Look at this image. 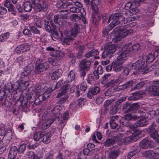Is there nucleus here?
Returning <instances> with one entry per match:
<instances>
[{"mask_svg":"<svg viewBox=\"0 0 159 159\" xmlns=\"http://www.w3.org/2000/svg\"><path fill=\"white\" fill-rule=\"evenodd\" d=\"M123 25H118L113 30V33L115 34V42H117L120 40L125 38L126 36L132 33L133 32L132 29H129L124 30L129 26V24L125 25V24Z\"/></svg>","mask_w":159,"mask_h":159,"instance_id":"1","label":"nucleus"},{"mask_svg":"<svg viewBox=\"0 0 159 159\" xmlns=\"http://www.w3.org/2000/svg\"><path fill=\"white\" fill-rule=\"evenodd\" d=\"M132 67L134 70H138L139 71L143 72V73L146 74L152 70L156 68L155 65H152L150 66H146L145 64V60L141 58L132 64Z\"/></svg>","mask_w":159,"mask_h":159,"instance_id":"2","label":"nucleus"},{"mask_svg":"<svg viewBox=\"0 0 159 159\" xmlns=\"http://www.w3.org/2000/svg\"><path fill=\"white\" fill-rule=\"evenodd\" d=\"M33 67H30L29 66L25 67L24 69V71L21 74V79L19 81L20 89L24 90L26 89L29 85V78L28 75L30 73Z\"/></svg>","mask_w":159,"mask_h":159,"instance_id":"3","label":"nucleus"},{"mask_svg":"<svg viewBox=\"0 0 159 159\" xmlns=\"http://www.w3.org/2000/svg\"><path fill=\"white\" fill-rule=\"evenodd\" d=\"M125 18L121 13H115L113 16L111 15L109 17L107 23L111 22L110 24L111 29H113L115 26L120 24L119 25L121 26V23H123Z\"/></svg>","mask_w":159,"mask_h":159,"instance_id":"4","label":"nucleus"},{"mask_svg":"<svg viewBox=\"0 0 159 159\" xmlns=\"http://www.w3.org/2000/svg\"><path fill=\"white\" fill-rule=\"evenodd\" d=\"M91 67V62L86 59H83L80 62L79 65V72L80 76L83 78L88 71Z\"/></svg>","mask_w":159,"mask_h":159,"instance_id":"5","label":"nucleus"},{"mask_svg":"<svg viewBox=\"0 0 159 159\" xmlns=\"http://www.w3.org/2000/svg\"><path fill=\"white\" fill-rule=\"evenodd\" d=\"M104 51L102 52V57L105 58L108 57L110 58L111 55L115 52L116 50V48L113 44H105L104 45Z\"/></svg>","mask_w":159,"mask_h":159,"instance_id":"6","label":"nucleus"},{"mask_svg":"<svg viewBox=\"0 0 159 159\" xmlns=\"http://www.w3.org/2000/svg\"><path fill=\"white\" fill-rule=\"evenodd\" d=\"M114 138H117L118 139L121 143L124 144H126L130 142H134L138 139V136L136 135L133 134L128 137H123L122 134H116V136H114Z\"/></svg>","mask_w":159,"mask_h":159,"instance_id":"7","label":"nucleus"},{"mask_svg":"<svg viewBox=\"0 0 159 159\" xmlns=\"http://www.w3.org/2000/svg\"><path fill=\"white\" fill-rule=\"evenodd\" d=\"M60 27L59 31L60 33L61 41L62 44L65 46H67L70 44V43L74 40V39L66 33L63 34L62 28Z\"/></svg>","mask_w":159,"mask_h":159,"instance_id":"8","label":"nucleus"},{"mask_svg":"<svg viewBox=\"0 0 159 159\" xmlns=\"http://www.w3.org/2000/svg\"><path fill=\"white\" fill-rule=\"evenodd\" d=\"M130 48H131V45L130 44L124 46L121 50H120L117 52L119 59L121 57L126 59L125 58L126 56L132 52V50H131Z\"/></svg>","mask_w":159,"mask_h":159,"instance_id":"9","label":"nucleus"},{"mask_svg":"<svg viewBox=\"0 0 159 159\" xmlns=\"http://www.w3.org/2000/svg\"><path fill=\"white\" fill-rule=\"evenodd\" d=\"M125 59L120 57L119 59L118 56L117 60L112 62L113 70L116 72H118L122 70L124 68L123 64L125 62Z\"/></svg>","mask_w":159,"mask_h":159,"instance_id":"10","label":"nucleus"},{"mask_svg":"<svg viewBox=\"0 0 159 159\" xmlns=\"http://www.w3.org/2000/svg\"><path fill=\"white\" fill-rule=\"evenodd\" d=\"M35 67V72L37 74H39L47 69L49 67V66L47 62L44 61L39 64L37 63Z\"/></svg>","mask_w":159,"mask_h":159,"instance_id":"11","label":"nucleus"},{"mask_svg":"<svg viewBox=\"0 0 159 159\" xmlns=\"http://www.w3.org/2000/svg\"><path fill=\"white\" fill-rule=\"evenodd\" d=\"M30 48V45L27 43H24L20 44L16 48V52L17 53H24L29 51Z\"/></svg>","mask_w":159,"mask_h":159,"instance_id":"12","label":"nucleus"},{"mask_svg":"<svg viewBox=\"0 0 159 159\" xmlns=\"http://www.w3.org/2000/svg\"><path fill=\"white\" fill-rule=\"evenodd\" d=\"M148 121L147 120L144 118H142L139 120L137 121L133 125L130 126L131 129L134 130L135 128L140 126H144L148 124Z\"/></svg>","mask_w":159,"mask_h":159,"instance_id":"13","label":"nucleus"},{"mask_svg":"<svg viewBox=\"0 0 159 159\" xmlns=\"http://www.w3.org/2000/svg\"><path fill=\"white\" fill-rule=\"evenodd\" d=\"M144 0H130V1L127 2L125 5V9L126 10L129 9L131 7H137L140 6V2H143Z\"/></svg>","mask_w":159,"mask_h":159,"instance_id":"14","label":"nucleus"},{"mask_svg":"<svg viewBox=\"0 0 159 159\" xmlns=\"http://www.w3.org/2000/svg\"><path fill=\"white\" fill-rule=\"evenodd\" d=\"M100 91V88L97 86H95L94 88H90L89 89L87 94V97L89 98H93L94 96L98 93Z\"/></svg>","mask_w":159,"mask_h":159,"instance_id":"15","label":"nucleus"},{"mask_svg":"<svg viewBox=\"0 0 159 159\" xmlns=\"http://www.w3.org/2000/svg\"><path fill=\"white\" fill-rule=\"evenodd\" d=\"M148 94L152 96H159V87L157 88L153 85L150 86L147 89Z\"/></svg>","mask_w":159,"mask_h":159,"instance_id":"16","label":"nucleus"},{"mask_svg":"<svg viewBox=\"0 0 159 159\" xmlns=\"http://www.w3.org/2000/svg\"><path fill=\"white\" fill-rule=\"evenodd\" d=\"M143 113V112L139 111V113L138 112V113L134 114V115L130 114H126L124 117L127 120L129 121V120H135L141 116L143 115V114H142Z\"/></svg>","mask_w":159,"mask_h":159,"instance_id":"17","label":"nucleus"},{"mask_svg":"<svg viewBox=\"0 0 159 159\" xmlns=\"http://www.w3.org/2000/svg\"><path fill=\"white\" fill-rule=\"evenodd\" d=\"M123 81L121 78H120L115 79H111V80L108 82L106 84L107 86L114 87L115 85L120 84Z\"/></svg>","mask_w":159,"mask_h":159,"instance_id":"18","label":"nucleus"},{"mask_svg":"<svg viewBox=\"0 0 159 159\" xmlns=\"http://www.w3.org/2000/svg\"><path fill=\"white\" fill-rule=\"evenodd\" d=\"M53 22L55 24L58 25L61 27H63L62 30L64 28V27H62L65 22L64 20L62 18H59L58 15H56L54 16Z\"/></svg>","mask_w":159,"mask_h":159,"instance_id":"19","label":"nucleus"},{"mask_svg":"<svg viewBox=\"0 0 159 159\" xmlns=\"http://www.w3.org/2000/svg\"><path fill=\"white\" fill-rule=\"evenodd\" d=\"M18 151V148L17 147L15 146L12 147L9 152L8 155V158H16Z\"/></svg>","mask_w":159,"mask_h":159,"instance_id":"20","label":"nucleus"},{"mask_svg":"<svg viewBox=\"0 0 159 159\" xmlns=\"http://www.w3.org/2000/svg\"><path fill=\"white\" fill-rule=\"evenodd\" d=\"M54 121V120L52 119L43 121L41 124V128L42 129H45L48 128Z\"/></svg>","mask_w":159,"mask_h":159,"instance_id":"21","label":"nucleus"},{"mask_svg":"<svg viewBox=\"0 0 159 159\" xmlns=\"http://www.w3.org/2000/svg\"><path fill=\"white\" fill-rule=\"evenodd\" d=\"M61 106L59 105H58L55 106L53 109L52 112L53 115V117H55L54 118L57 119H59V115L60 113V111L61 110Z\"/></svg>","mask_w":159,"mask_h":159,"instance_id":"22","label":"nucleus"},{"mask_svg":"<svg viewBox=\"0 0 159 159\" xmlns=\"http://www.w3.org/2000/svg\"><path fill=\"white\" fill-rule=\"evenodd\" d=\"M4 6L8 8V10L9 11L11 12V13L14 16L16 14V13L14 9L15 8L12 4L9 1L7 0L5 3Z\"/></svg>","mask_w":159,"mask_h":159,"instance_id":"23","label":"nucleus"},{"mask_svg":"<svg viewBox=\"0 0 159 159\" xmlns=\"http://www.w3.org/2000/svg\"><path fill=\"white\" fill-rule=\"evenodd\" d=\"M9 87L8 88V87L6 88V91H7L9 93H10L12 92V89L14 90H16L20 88L19 81L15 82L13 85H10Z\"/></svg>","mask_w":159,"mask_h":159,"instance_id":"24","label":"nucleus"},{"mask_svg":"<svg viewBox=\"0 0 159 159\" xmlns=\"http://www.w3.org/2000/svg\"><path fill=\"white\" fill-rule=\"evenodd\" d=\"M150 141L148 139H145L141 141L139 144L140 147L143 149H147L150 147Z\"/></svg>","mask_w":159,"mask_h":159,"instance_id":"25","label":"nucleus"},{"mask_svg":"<svg viewBox=\"0 0 159 159\" xmlns=\"http://www.w3.org/2000/svg\"><path fill=\"white\" fill-rule=\"evenodd\" d=\"M98 54L99 52L97 50L93 49L91 51L87 52L85 55V57L86 58H89L90 57L94 56L95 58L99 59V57H95L96 56L98 55Z\"/></svg>","mask_w":159,"mask_h":159,"instance_id":"26","label":"nucleus"},{"mask_svg":"<svg viewBox=\"0 0 159 159\" xmlns=\"http://www.w3.org/2000/svg\"><path fill=\"white\" fill-rule=\"evenodd\" d=\"M51 134L50 133H46L43 134L41 142H43L46 144H48L50 142Z\"/></svg>","mask_w":159,"mask_h":159,"instance_id":"27","label":"nucleus"},{"mask_svg":"<svg viewBox=\"0 0 159 159\" xmlns=\"http://www.w3.org/2000/svg\"><path fill=\"white\" fill-rule=\"evenodd\" d=\"M119 154L118 149L110 151L108 152V158L107 159H115L119 156Z\"/></svg>","mask_w":159,"mask_h":159,"instance_id":"28","label":"nucleus"},{"mask_svg":"<svg viewBox=\"0 0 159 159\" xmlns=\"http://www.w3.org/2000/svg\"><path fill=\"white\" fill-rule=\"evenodd\" d=\"M62 70L59 69L54 71L51 75V79L52 80H55L60 77L62 74Z\"/></svg>","mask_w":159,"mask_h":159,"instance_id":"29","label":"nucleus"},{"mask_svg":"<svg viewBox=\"0 0 159 159\" xmlns=\"http://www.w3.org/2000/svg\"><path fill=\"white\" fill-rule=\"evenodd\" d=\"M79 25L76 23H75L74 24V27L70 31V34L71 36H73L74 37H75L77 35V34L79 32Z\"/></svg>","mask_w":159,"mask_h":159,"instance_id":"30","label":"nucleus"},{"mask_svg":"<svg viewBox=\"0 0 159 159\" xmlns=\"http://www.w3.org/2000/svg\"><path fill=\"white\" fill-rule=\"evenodd\" d=\"M74 47L78 51L83 52L84 50V46L79 41H77L74 45Z\"/></svg>","mask_w":159,"mask_h":159,"instance_id":"31","label":"nucleus"},{"mask_svg":"<svg viewBox=\"0 0 159 159\" xmlns=\"http://www.w3.org/2000/svg\"><path fill=\"white\" fill-rule=\"evenodd\" d=\"M24 7V10L27 12L30 11L33 7L32 4L30 1H27L24 2L23 5Z\"/></svg>","mask_w":159,"mask_h":159,"instance_id":"32","label":"nucleus"},{"mask_svg":"<svg viewBox=\"0 0 159 159\" xmlns=\"http://www.w3.org/2000/svg\"><path fill=\"white\" fill-rule=\"evenodd\" d=\"M115 139L108 138L106 139L105 141L104 142L103 144L105 146L109 147L113 145L115 143Z\"/></svg>","mask_w":159,"mask_h":159,"instance_id":"33","label":"nucleus"},{"mask_svg":"<svg viewBox=\"0 0 159 159\" xmlns=\"http://www.w3.org/2000/svg\"><path fill=\"white\" fill-rule=\"evenodd\" d=\"M70 88V86L69 84H65L62 88V91L57 95V97L58 98L63 95L66 92V90L69 89Z\"/></svg>","mask_w":159,"mask_h":159,"instance_id":"34","label":"nucleus"},{"mask_svg":"<svg viewBox=\"0 0 159 159\" xmlns=\"http://www.w3.org/2000/svg\"><path fill=\"white\" fill-rule=\"evenodd\" d=\"M141 97V94L139 91H136L133 93L132 95L129 97L128 99L129 100H136L139 99Z\"/></svg>","mask_w":159,"mask_h":159,"instance_id":"35","label":"nucleus"},{"mask_svg":"<svg viewBox=\"0 0 159 159\" xmlns=\"http://www.w3.org/2000/svg\"><path fill=\"white\" fill-rule=\"evenodd\" d=\"M61 60L57 59L56 57L53 56L49 59V62L53 66H55L58 64V62H60Z\"/></svg>","mask_w":159,"mask_h":159,"instance_id":"36","label":"nucleus"},{"mask_svg":"<svg viewBox=\"0 0 159 159\" xmlns=\"http://www.w3.org/2000/svg\"><path fill=\"white\" fill-rule=\"evenodd\" d=\"M43 134L41 132H38L35 133L34 135V139L36 141H41Z\"/></svg>","mask_w":159,"mask_h":159,"instance_id":"37","label":"nucleus"},{"mask_svg":"<svg viewBox=\"0 0 159 159\" xmlns=\"http://www.w3.org/2000/svg\"><path fill=\"white\" fill-rule=\"evenodd\" d=\"M134 69L132 67V65L128 66L125 67L124 69L123 72V74L125 75H128L129 72L134 70Z\"/></svg>","mask_w":159,"mask_h":159,"instance_id":"38","label":"nucleus"},{"mask_svg":"<svg viewBox=\"0 0 159 159\" xmlns=\"http://www.w3.org/2000/svg\"><path fill=\"white\" fill-rule=\"evenodd\" d=\"M75 77V75L74 72L73 70L70 71L67 77V81L68 82H72Z\"/></svg>","mask_w":159,"mask_h":159,"instance_id":"39","label":"nucleus"},{"mask_svg":"<svg viewBox=\"0 0 159 159\" xmlns=\"http://www.w3.org/2000/svg\"><path fill=\"white\" fill-rule=\"evenodd\" d=\"M10 36L9 33L7 32L0 35V41L3 42L8 39Z\"/></svg>","mask_w":159,"mask_h":159,"instance_id":"40","label":"nucleus"},{"mask_svg":"<svg viewBox=\"0 0 159 159\" xmlns=\"http://www.w3.org/2000/svg\"><path fill=\"white\" fill-rule=\"evenodd\" d=\"M136 84L134 83V82L133 80H130L129 81L127 82L126 83L123 85L121 87H122V89H127L130 87L131 86H133L134 84Z\"/></svg>","mask_w":159,"mask_h":159,"instance_id":"41","label":"nucleus"},{"mask_svg":"<svg viewBox=\"0 0 159 159\" xmlns=\"http://www.w3.org/2000/svg\"><path fill=\"white\" fill-rule=\"evenodd\" d=\"M86 80L88 83L90 84H92L96 80L92 74H89L88 75Z\"/></svg>","mask_w":159,"mask_h":159,"instance_id":"42","label":"nucleus"},{"mask_svg":"<svg viewBox=\"0 0 159 159\" xmlns=\"http://www.w3.org/2000/svg\"><path fill=\"white\" fill-rule=\"evenodd\" d=\"M159 113V111L157 110L156 111L154 110L151 111L149 112V114L150 116V118H155L156 117Z\"/></svg>","mask_w":159,"mask_h":159,"instance_id":"43","label":"nucleus"},{"mask_svg":"<svg viewBox=\"0 0 159 159\" xmlns=\"http://www.w3.org/2000/svg\"><path fill=\"white\" fill-rule=\"evenodd\" d=\"M136 7H133L132 9L129 10V12L130 13V15H136L139 12V10Z\"/></svg>","mask_w":159,"mask_h":159,"instance_id":"44","label":"nucleus"},{"mask_svg":"<svg viewBox=\"0 0 159 159\" xmlns=\"http://www.w3.org/2000/svg\"><path fill=\"white\" fill-rule=\"evenodd\" d=\"M149 133L151 137L155 140L158 139L159 138V135L157 130H154Z\"/></svg>","mask_w":159,"mask_h":159,"instance_id":"45","label":"nucleus"},{"mask_svg":"<svg viewBox=\"0 0 159 159\" xmlns=\"http://www.w3.org/2000/svg\"><path fill=\"white\" fill-rule=\"evenodd\" d=\"M120 123L123 125L125 126H129L130 127V125L129 124V121L127 120L124 117L121 118L120 120Z\"/></svg>","mask_w":159,"mask_h":159,"instance_id":"46","label":"nucleus"},{"mask_svg":"<svg viewBox=\"0 0 159 159\" xmlns=\"http://www.w3.org/2000/svg\"><path fill=\"white\" fill-rule=\"evenodd\" d=\"M115 117H112L110 121V125L112 129H114L116 128L118 126V124L116 123L115 122Z\"/></svg>","mask_w":159,"mask_h":159,"instance_id":"47","label":"nucleus"},{"mask_svg":"<svg viewBox=\"0 0 159 159\" xmlns=\"http://www.w3.org/2000/svg\"><path fill=\"white\" fill-rule=\"evenodd\" d=\"M154 56L152 54H149L147 57L146 62L148 63L152 62L154 61Z\"/></svg>","mask_w":159,"mask_h":159,"instance_id":"48","label":"nucleus"},{"mask_svg":"<svg viewBox=\"0 0 159 159\" xmlns=\"http://www.w3.org/2000/svg\"><path fill=\"white\" fill-rule=\"evenodd\" d=\"M131 105L129 103H126L123 105V108L124 111L128 112L131 111Z\"/></svg>","mask_w":159,"mask_h":159,"instance_id":"49","label":"nucleus"},{"mask_svg":"<svg viewBox=\"0 0 159 159\" xmlns=\"http://www.w3.org/2000/svg\"><path fill=\"white\" fill-rule=\"evenodd\" d=\"M154 154V152L152 151H148L144 152L143 155L144 156L147 157H152Z\"/></svg>","mask_w":159,"mask_h":159,"instance_id":"50","label":"nucleus"},{"mask_svg":"<svg viewBox=\"0 0 159 159\" xmlns=\"http://www.w3.org/2000/svg\"><path fill=\"white\" fill-rule=\"evenodd\" d=\"M145 84V83L143 81H142L138 83L134 87L131 88V90H134L140 88Z\"/></svg>","mask_w":159,"mask_h":159,"instance_id":"51","label":"nucleus"},{"mask_svg":"<svg viewBox=\"0 0 159 159\" xmlns=\"http://www.w3.org/2000/svg\"><path fill=\"white\" fill-rule=\"evenodd\" d=\"M49 95H47V94L45 93L44 94L39 95L38 97V99L41 101L43 102L47 99L49 97Z\"/></svg>","mask_w":159,"mask_h":159,"instance_id":"52","label":"nucleus"},{"mask_svg":"<svg viewBox=\"0 0 159 159\" xmlns=\"http://www.w3.org/2000/svg\"><path fill=\"white\" fill-rule=\"evenodd\" d=\"M52 36L56 39H60L61 36H59L58 33L56 30L54 29H52V31L51 32Z\"/></svg>","mask_w":159,"mask_h":159,"instance_id":"53","label":"nucleus"},{"mask_svg":"<svg viewBox=\"0 0 159 159\" xmlns=\"http://www.w3.org/2000/svg\"><path fill=\"white\" fill-rule=\"evenodd\" d=\"M35 94H32L31 95L29 94L27 97V101L30 103L34 102L35 99Z\"/></svg>","mask_w":159,"mask_h":159,"instance_id":"54","label":"nucleus"},{"mask_svg":"<svg viewBox=\"0 0 159 159\" xmlns=\"http://www.w3.org/2000/svg\"><path fill=\"white\" fill-rule=\"evenodd\" d=\"M56 52V54H54L53 57H56L57 59H60V60H61L60 58H61L63 57L64 55L63 53L62 52L57 51Z\"/></svg>","mask_w":159,"mask_h":159,"instance_id":"55","label":"nucleus"},{"mask_svg":"<svg viewBox=\"0 0 159 159\" xmlns=\"http://www.w3.org/2000/svg\"><path fill=\"white\" fill-rule=\"evenodd\" d=\"M26 145L25 144L23 143L21 144L19 148L18 149V151L20 153H22L25 150Z\"/></svg>","mask_w":159,"mask_h":159,"instance_id":"56","label":"nucleus"},{"mask_svg":"<svg viewBox=\"0 0 159 159\" xmlns=\"http://www.w3.org/2000/svg\"><path fill=\"white\" fill-rule=\"evenodd\" d=\"M52 119H53L54 120H56L57 119L58 120H60L59 125H61V127L62 128L64 127L66 122V121L61 118L59 120V119H57L52 118Z\"/></svg>","mask_w":159,"mask_h":159,"instance_id":"57","label":"nucleus"},{"mask_svg":"<svg viewBox=\"0 0 159 159\" xmlns=\"http://www.w3.org/2000/svg\"><path fill=\"white\" fill-rule=\"evenodd\" d=\"M91 7L93 11L95 14H97L98 12V7L95 5L92 4Z\"/></svg>","mask_w":159,"mask_h":159,"instance_id":"58","label":"nucleus"},{"mask_svg":"<svg viewBox=\"0 0 159 159\" xmlns=\"http://www.w3.org/2000/svg\"><path fill=\"white\" fill-rule=\"evenodd\" d=\"M70 11L72 13H78L80 11V9L76 7H70Z\"/></svg>","mask_w":159,"mask_h":159,"instance_id":"59","label":"nucleus"},{"mask_svg":"<svg viewBox=\"0 0 159 159\" xmlns=\"http://www.w3.org/2000/svg\"><path fill=\"white\" fill-rule=\"evenodd\" d=\"M140 46L139 44L137 43L134 45L133 46L131 45V50H132V52L139 49L140 48Z\"/></svg>","mask_w":159,"mask_h":159,"instance_id":"60","label":"nucleus"},{"mask_svg":"<svg viewBox=\"0 0 159 159\" xmlns=\"http://www.w3.org/2000/svg\"><path fill=\"white\" fill-rule=\"evenodd\" d=\"M69 112L68 111H66L65 113H64L63 115L62 118H61L65 121H66L68 120L69 116Z\"/></svg>","mask_w":159,"mask_h":159,"instance_id":"61","label":"nucleus"},{"mask_svg":"<svg viewBox=\"0 0 159 159\" xmlns=\"http://www.w3.org/2000/svg\"><path fill=\"white\" fill-rule=\"evenodd\" d=\"M69 112L68 111H66L65 113H64L63 115L62 118H61L65 121H66L68 120L69 116Z\"/></svg>","mask_w":159,"mask_h":159,"instance_id":"62","label":"nucleus"},{"mask_svg":"<svg viewBox=\"0 0 159 159\" xmlns=\"http://www.w3.org/2000/svg\"><path fill=\"white\" fill-rule=\"evenodd\" d=\"M34 8L37 11H40L42 10V5L40 4H38L34 5Z\"/></svg>","mask_w":159,"mask_h":159,"instance_id":"63","label":"nucleus"},{"mask_svg":"<svg viewBox=\"0 0 159 159\" xmlns=\"http://www.w3.org/2000/svg\"><path fill=\"white\" fill-rule=\"evenodd\" d=\"M38 146V143H35L33 144H30L28 145L27 147L29 149H32L36 148Z\"/></svg>","mask_w":159,"mask_h":159,"instance_id":"64","label":"nucleus"}]
</instances>
